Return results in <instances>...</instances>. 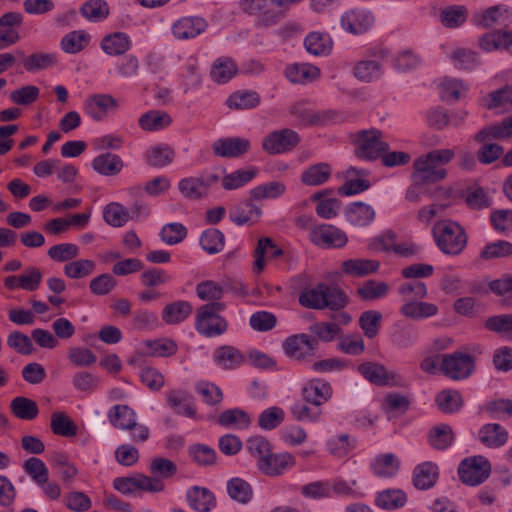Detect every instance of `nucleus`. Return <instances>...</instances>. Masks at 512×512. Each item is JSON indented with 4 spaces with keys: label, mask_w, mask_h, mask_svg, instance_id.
Returning <instances> with one entry per match:
<instances>
[{
    "label": "nucleus",
    "mask_w": 512,
    "mask_h": 512,
    "mask_svg": "<svg viewBox=\"0 0 512 512\" xmlns=\"http://www.w3.org/2000/svg\"><path fill=\"white\" fill-rule=\"evenodd\" d=\"M432 231L438 248L445 254L458 255L467 245L466 232L457 222H437Z\"/></svg>",
    "instance_id": "nucleus-1"
},
{
    "label": "nucleus",
    "mask_w": 512,
    "mask_h": 512,
    "mask_svg": "<svg viewBox=\"0 0 512 512\" xmlns=\"http://www.w3.org/2000/svg\"><path fill=\"white\" fill-rule=\"evenodd\" d=\"M352 142L355 156L367 161L379 159L390 149L389 144L383 141L382 131L375 128L355 132L352 134Z\"/></svg>",
    "instance_id": "nucleus-2"
},
{
    "label": "nucleus",
    "mask_w": 512,
    "mask_h": 512,
    "mask_svg": "<svg viewBox=\"0 0 512 512\" xmlns=\"http://www.w3.org/2000/svg\"><path fill=\"white\" fill-rule=\"evenodd\" d=\"M224 308L225 304L221 302H210L199 307L196 313L195 329L205 337L223 334L228 324L218 313Z\"/></svg>",
    "instance_id": "nucleus-3"
},
{
    "label": "nucleus",
    "mask_w": 512,
    "mask_h": 512,
    "mask_svg": "<svg viewBox=\"0 0 512 512\" xmlns=\"http://www.w3.org/2000/svg\"><path fill=\"white\" fill-rule=\"evenodd\" d=\"M476 369L473 356L460 351L441 355L440 371L452 380H464Z\"/></svg>",
    "instance_id": "nucleus-4"
},
{
    "label": "nucleus",
    "mask_w": 512,
    "mask_h": 512,
    "mask_svg": "<svg viewBox=\"0 0 512 512\" xmlns=\"http://www.w3.org/2000/svg\"><path fill=\"white\" fill-rule=\"evenodd\" d=\"M491 465L483 456H473L461 461L458 467L460 480L470 486L483 483L490 475Z\"/></svg>",
    "instance_id": "nucleus-5"
},
{
    "label": "nucleus",
    "mask_w": 512,
    "mask_h": 512,
    "mask_svg": "<svg viewBox=\"0 0 512 512\" xmlns=\"http://www.w3.org/2000/svg\"><path fill=\"white\" fill-rule=\"evenodd\" d=\"M113 487L122 494L129 495L136 490L151 493L162 492L165 488L163 481L158 478H150L144 474H136L132 477H117L113 480Z\"/></svg>",
    "instance_id": "nucleus-6"
},
{
    "label": "nucleus",
    "mask_w": 512,
    "mask_h": 512,
    "mask_svg": "<svg viewBox=\"0 0 512 512\" xmlns=\"http://www.w3.org/2000/svg\"><path fill=\"white\" fill-rule=\"evenodd\" d=\"M300 142L297 132L292 129H281L269 133L262 142V148L269 154H281L294 149Z\"/></svg>",
    "instance_id": "nucleus-7"
},
{
    "label": "nucleus",
    "mask_w": 512,
    "mask_h": 512,
    "mask_svg": "<svg viewBox=\"0 0 512 512\" xmlns=\"http://www.w3.org/2000/svg\"><path fill=\"white\" fill-rule=\"evenodd\" d=\"M359 373L370 383L377 386H399L401 376L396 372H389L384 365L376 362H364L358 366Z\"/></svg>",
    "instance_id": "nucleus-8"
},
{
    "label": "nucleus",
    "mask_w": 512,
    "mask_h": 512,
    "mask_svg": "<svg viewBox=\"0 0 512 512\" xmlns=\"http://www.w3.org/2000/svg\"><path fill=\"white\" fill-rule=\"evenodd\" d=\"M309 239L315 245L334 248L344 247L348 241L344 231L328 224L313 226L309 233Z\"/></svg>",
    "instance_id": "nucleus-9"
},
{
    "label": "nucleus",
    "mask_w": 512,
    "mask_h": 512,
    "mask_svg": "<svg viewBox=\"0 0 512 512\" xmlns=\"http://www.w3.org/2000/svg\"><path fill=\"white\" fill-rule=\"evenodd\" d=\"M318 348V341L308 334H296L289 336L283 342L285 353L295 359H305L314 355Z\"/></svg>",
    "instance_id": "nucleus-10"
},
{
    "label": "nucleus",
    "mask_w": 512,
    "mask_h": 512,
    "mask_svg": "<svg viewBox=\"0 0 512 512\" xmlns=\"http://www.w3.org/2000/svg\"><path fill=\"white\" fill-rule=\"evenodd\" d=\"M251 148L250 141L241 137L220 138L213 142L214 155L222 158H238L248 153Z\"/></svg>",
    "instance_id": "nucleus-11"
},
{
    "label": "nucleus",
    "mask_w": 512,
    "mask_h": 512,
    "mask_svg": "<svg viewBox=\"0 0 512 512\" xmlns=\"http://www.w3.org/2000/svg\"><path fill=\"white\" fill-rule=\"evenodd\" d=\"M374 24L372 13L364 8H354L341 17V26L352 34H362Z\"/></svg>",
    "instance_id": "nucleus-12"
},
{
    "label": "nucleus",
    "mask_w": 512,
    "mask_h": 512,
    "mask_svg": "<svg viewBox=\"0 0 512 512\" xmlns=\"http://www.w3.org/2000/svg\"><path fill=\"white\" fill-rule=\"evenodd\" d=\"M118 108L117 100L110 94H94L89 96L84 103L85 113L95 121L103 120L109 111Z\"/></svg>",
    "instance_id": "nucleus-13"
},
{
    "label": "nucleus",
    "mask_w": 512,
    "mask_h": 512,
    "mask_svg": "<svg viewBox=\"0 0 512 512\" xmlns=\"http://www.w3.org/2000/svg\"><path fill=\"white\" fill-rule=\"evenodd\" d=\"M295 465V457L288 452L273 454L272 452L259 463L258 469L270 477L279 476Z\"/></svg>",
    "instance_id": "nucleus-14"
},
{
    "label": "nucleus",
    "mask_w": 512,
    "mask_h": 512,
    "mask_svg": "<svg viewBox=\"0 0 512 512\" xmlns=\"http://www.w3.org/2000/svg\"><path fill=\"white\" fill-rule=\"evenodd\" d=\"M290 113L294 116L300 125H323L332 122L336 118V113L332 111H312L305 107L303 103H296L291 107Z\"/></svg>",
    "instance_id": "nucleus-15"
},
{
    "label": "nucleus",
    "mask_w": 512,
    "mask_h": 512,
    "mask_svg": "<svg viewBox=\"0 0 512 512\" xmlns=\"http://www.w3.org/2000/svg\"><path fill=\"white\" fill-rule=\"evenodd\" d=\"M302 396L304 402L319 408L331 398L332 388L327 381L314 379L303 387Z\"/></svg>",
    "instance_id": "nucleus-16"
},
{
    "label": "nucleus",
    "mask_w": 512,
    "mask_h": 512,
    "mask_svg": "<svg viewBox=\"0 0 512 512\" xmlns=\"http://www.w3.org/2000/svg\"><path fill=\"white\" fill-rule=\"evenodd\" d=\"M421 161H425V159L420 156L413 164L415 171L412 174V180L417 184L437 183L447 176L445 168L439 167L436 164L433 165L429 161L421 166L419 165Z\"/></svg>",
    "instance_id": "nucleus-17"
},
{
    "label": "nucleus",
    "mask_w": 512,
    "mask_h": 512,
    "mask_svg": "<svg viewBox=\"0 0 512 512\" xmlns=\"http://www.w3.org/2000/svg\"><path fill=\"white\" fill-rule=\"evenodd\" d=\"M206 28L207 22L202 17H183L173 25L172 32L176 38L184 40L198 36Z\"/></svg>",
    "instance_id": "nucleus-18"
},
{
    "label": "nucleus",
    "mask_w": 512,
    "mask_h": 512,
    "mask_svg": "<svg viewBox=\"0 0 512 512\" xmlns=\"http://www.w3.org/2000/svg\"><path fill=\"white\" fill-rule=\"evenodd\" d=\"M251 197L245 202L233 206L229 211V217L237 225L253 224L261 217V209L253 203Z\"/></svg>",
    "instance_id": "nucleus-19"
},
{
    "label": "nucleus",
    "mask_w": 512,
    "mask_h": 512,
    "mask_svg": "<svg viewBox=\"0 0 512 512\" xmlns=\"http://www.w3.org/2000/svg\"><path fill=\"white\" fill-rule=\"evenodd\" d=\"M132 41L124 32H113L105 35L100 43L104 53L109 56H122L130 50Z\"/></svg>",
    "instance_id": "nucleus-20"
},
{
    "label": "nucleus",
    "mask_w": 512,
    "mask_h": 512,
    "mask_svg": "<svg viewBox=\"0 0 512 512\" xmlns=\"http://www.w3.org/2000/svg\"><path fill=\"white\" fill-rule=\"evenodd\" d=\"M512 136V116L500 123L483 127L474 135L475 142L502 140Z\"/></svg>",
    "instance_id": "nucleus-21"
},
{
    "label": "nucleus",
    "mask_w": 512,
    "mask_h": 512,
    "mask_svg": "<svg viewBox=\"0 0 512 512\" xmlns=\"http://www.w3.org/2000/svg\"><path fill=\"white\" fill-rule=\"evenodd\" d=\"M189 506L197 512H209L215 506L213 493L204 487L193 486L186 493Z\"/></svg>",
    "instance_id": "nucleus-22"
},
{
    "label": "nucleus",
    "mask_w": 512,
    "mask_h": 512,
    "mask_svg": "<svg viewBox=\"0 0 512 512\" xmlns=\"http://www.w3.org/2000/svg\"><path fill=\"white\" fill-rule=\"evenodd\" d=\"M438 475L439 470L435 463H421L413 471V484L419 490L429 489L436 484Z\"/></svg>",
    "instance_id": "nucleus-23"
},
{
    "label": "nucleus",
    "mask_w": 512,
    "mask_h": 512,
    "mask_svg": "<svg viewBox=\"0 0 512 512\" xmlns=\"http://www.w3.org/2000/svg\"><path fill=\"white\" fill-rule=\"evenodd\" d=\"M345 216L351 225L364 227L374 220L375 211L364 202H354L345 209Z\"/></svg>",
    "instance_id": "nucleus-24"
},
{
    "label": "nucleus",
    "mask_w": 512,
    "mask_h": 512,
    "mask_svg": "<svg viewBox=\"0 0 512 512\" xmlns=\"http://www.w3.org/2000/svg\"><path fill=\"white\" fill-rule=\"evenodd\" d=\"M167 403L177 414L187 417H196V409L192 403V396L184 390H170L167 392Z\"/></svg>",
    "instance_id": "nucleus-25"
},
{
    "label": "nucleus",
    "mask_w": 512,
    "mask_h": 512,
    "mask_svg": "<svg viewBox=\"0 0 512 512\" xmlns=\"http://www.w3.org/2000/svg\"><path fill=\"white\" fill-rule=\"evenodd\" d=\"M379 268V261L360 258L345 260L341 265L342 272L352 277H364L376 273Z\"/></svg>",
    "instance_id": "nucleus-26"
},
{
    "label": "nucleus",
    "mask_w": 512,
    "mask_h": 512,
    "mask_svg": "<svg viewBox=\"0 0 512 512\" xmlns=\"http://www.w3.org/2000/svg\"><path fill=\"white\" fill-rule=\"evenodd\" d=\"M124 163L120 156L110 152L95 157L92 161L93 169L104 176H114L121 172Z\"/></svg>",
    "instance_id": "nucleus-27"
},
{
    "label": "nucleus",
    "mask_w": 512,
    "mask_h": 512,
    "mask_svg": "<svg viewBox=\"0 0 512 512\" xmlns=\"http://www.w3.org/2000/svg\"><path fill=\"white\" fill-rule=\"evenodd\" d=\"M192 310V305L188 301L178 300L163 308L162 320L169 325L179 324L190 316Z\"/></svg>",
    "instance_id": "nucleus-28"
},
{
    "label": "nucleus",
    "mask_w": 512,
    "mask_h": 512,
    "mask_svg": "<svg viewBox=\"0 0 512 512\" xmlns=\"http://www.w3.org/2000/svg\"><path fill=\"white\" fill-rule=\"evenodd\" d=\"M455 438L453 429L448 424L433 426L427 435L428 443L436 450H445L451 446Z\"/></svg>",
    "instance_id": "nucleus-29"
},
{
    "label": "nucleus",
    "mask_w": 512,
    "mask_h": 512,
    "mask_svg": "<svg viewBox=\"0 0 512 512\" xmlns=\"http://www.w3.org/2000/svg\"><path fill=\"white\" fill-rule=\"evenodd\" d=\"M257 174L258 168L256 167L238 169L224 175V177L221 179V184L225 190H236L252 181Z\"/></svg>",
    "instance_id": "nucleus-30"
},
{
    "label": "nucleus",
    "mask_w": 512,
    "mask_h": 512,
    "mask_svg": "<svg viewBox=\"0 0 512 512\" xmlns=\"http://www.w3.org/2000/svg\"><path fill=\"white\" fill-rule=\"evenodd\" d=\"M373 473L381 478L394 476L400 469V462L392 453L378 455L371 463Z\"/></svg>",
    "instance_id": "nucleus-31"
},
{
    "label": "nucleus",
    "mask_w": 512,
    "mask_h": 512,
    "mask_svg": "<svg viewBox=\"0 0 512 512\" xmlns=\"http://www.w3.org/2000/svg\"><path fill=\"white\" fill-rule=\"evenodd\" d=\"M11 413L18 419L30 421L35 419L39 414L37 403L27 397H15L10 403Z\"/></svg>",
    "instance_id": "nucleus-32"
},
{
    "label": "nucleus",
    "mask_w": 512,
    "mask_h": 512,
    "mask_svg": "<svg viewBox=\"0 0 512 512\" xmlns=\"http://www.w3.org/2000/svg\"><path fill=\"white\" fill-rule=\"evenodd\" d=\"M111 425L120 430H128L137 420L136 413L127 405H115L108 413Z\"/></svg>",
    "instance_id": "nucleus-33"
},
{
    "label": "nucleus",
    "mask_w": 512,
    "mask_h": 512,
    "mask_svg": "<svg viewBox=\"0 0 512 512\" xmlns=\"http://www.w3.org/2000/svg\"><path fill=\"white\" fill-rule=\"evenodd\" d=\"M400 312L407 318L419 320L436 315L438 313V307L428 302L409 300L402 305Z\"/></svg>",
    "instance_id": "nucleus-34"
},
{
    "label": "nucleus",
    "mask_w": 512,
    "mask_h": 512,
    "mask_svg": "<svg viewBox=\"0 0 512 512\" xmlns=\"http://www.w3.org/2000/svg\"><path fill=\"white\" fill-rule=\"evenodd\" d=\"M214 359L223 369H235L243 363L244 356L237 348L223 345L216 349Z\"/></svg>",
    "instance_id": "nucleus-35"
},
{
    "label": "nucleus",
    "mask_w": 512,
    "mask_h": 512,
    "mask_svg": "<svg viewBox=\"0 0 512 512\" xmlns=\"http://www.w3.org/2000/svg\"><path fill=\"white\" fill-rule=\"evenodd\" d=\"M508 435L497 423H489L479 430L480 441L488 447H500L507 441Z\"/></svg>",
    "instance_id": "nucleus-36"
},
{
    "label": "nucleus",
    "mask_w": 512,
    "mask_h": 512,
    "mask_svg": "<svg viewBox=\"0 0 512 512\" xmlns=\"http://www.w3.org/2000/svg\"><path fill=\"white\" fill-rule=\"evenodd\" d=\"M438 409L446 414L458 412L464 405V400L457 390H443L436 395Z\"/></svg>",
    "instance_id": "nucleus-37"
},
{
    "label": "nucleus",
    "mask_w": 512,
    "mask_h": 512,
    "mask_svg": "<svg viewBox=\"0 0 512 512\" xmlns=\"http://www.w3.org/2000/svg\"><path fill=\"white\" fill-rule=\"evenodd\" d=\"M172 122L170 115L165 111L151 110L141 115L139 126L146 131H156L164 129Z\"/></svg>",
    "instance_id": "nucleus-38"
},
{
    "label": "nucleus",
    "mask_w": 512,
    "mask_h": 512,
    "mask_svg": "<svg viewBox=\"0 0 512 512\" xmlns=\"http://www.w3.org/2000/svg\"><path fill=\"white\" fill-rule=\"evenodd\" d=\"M498 23L504 27L512 23V10L506 6L496 5L486 9L482 14V24L486 28H490L493 24Z\"/></svg>",
    "instance_id": "nucleus-39"
},
{
    "label": "nucleus",
    "mask_w": 512,
    "mask_h": 512,
    "mask_svg": "<svg viewBox=\"0 0 512 512\" xmlns=\"http://www.w3.org/2000/svg\"><path fill=\"white\" fill-rule=\"evenodd\" d=\"M306 50L313 55H328L333 47V42L327 34L312 32L304 40Z\"/></svg>",
    "instance_id": "nucleus-40"
},
{
    "label": "nucleus",
    "mask_w": 512,
    "mask_h": 512,
    "mask_svg": "<svg viewBox=\"0 0 512 512\" xmlns=\"http://www.w3.org/2000/svg\"><path fill=\"white\" fill-rule=\"evenodd\" d=\"M238 72L237 65L229 57L215 60L210 75L217 83H227Z\"/></svg>",
    "instance_id": "nucleus-41"
},
{
    "label": "nucleus",
    "mask_w": 512,
    "mask_h": 512,
    "mask_svg": "<svg viewBox=\"0 0 512 512\" xmlns=\"http://www.w3.org/2000/svg\"><path fill=\"white\" fill-rule=\"evenodd\" d=\"M324 307L332 311H340L344 309L348 303L349 298L347 294L338 286L328 285L324 283Z\"/></svg>",
    "instance_id": "nucleus-42"
},
{
    "label": "nucleus",
    "mask_w": 512,
    "mask_h": 512,
    "mask_svg": "<svg viewBox=\"0 0 512 512\" xmlns=\"http://www.w3.org/2000/svg\"><path fill=\"white\" fill-rule=\"evenodd\" d=\"M324 283H319L314 288L304 289L298 298L302 307L315 310H324Z\"/></svg>",
    "instance_id": "nucleus-43"
},
{
    "label": "nucleus",
    "mask_w": 512,
    "mask_h": 512,
    "mask_svg": "<svg viewBox=\"0 0 512 512\" xmlns=\"http://www.w3.org/2000/svg\"><path fill=\"white\" fill-rule=\"evenodd\" d=\"M140 60L137 56L129 54L116 62V75L122 79H135L144 75L140 70Z\"/></svg>",
    "instance_id": "nucleus-44"
},
{
    "label": "nucleus",
    "mask_w": 512,
    "mask_h": 512,
    "mask_svg": "<svg viewBox=\"0 0 512 512\" xmlns=\"http://www.w3.org/2000/svg\"><path fill=\"white\" fill-rule=\"evenodd\" d=\"M226 104L231 109H252L260 104V96L255 91H238L229 96Z\"/></svg>",
    "instance_id": "nucleus-45"
},
{
    "label": "nucleus",
    "mask_w": 512,
    "mask_h": 512,
    "mask_svg": "<svg viewBox=\"0 0 512 512\" xmlns=\"http://www.w3.org/2000/svg\"><path fill=\"white\" fill-rule=\"evenodd\" d=\"M90 41V36L83 30H75L66 34L61 40V48L69 54L84 50Z\"/></svg>",
    "instance_id": "nucleus-46"
},
{
    "label": "nucleus",
    "mask_w": 512,
    "mask_h": 512,
    "mask_svg": "<svg viewBox=\"0 0 512 512\" xmlns=\"http://www.w3.org/2000/svg\"><path fill=\"white\" fill-rule=\"evenodd\" d=\"M389 289L386 282L369 279L358 287L357 295L364 301H372L386 296Z\"/></svg>",
    "instance_id": "nucleus-47"
},
{
    "label": "nucleus",
    "mask_w": 512,
    "mask_h": 512,
    "mask_svg": "<svg viewBox=\"0 0 512 512\" xmlns=\"http://www.w3.org/2000/svg\"><path fill=\"white\" fill-rule=\"evenodd\" d=\"M331 175L327 163H318L307 168L301 175V181L309 186H318L326 182Z\"/></svg>",
    "instance_id": "nucleus-48"
},
{
    "label": "nucleus",
    "mask_w": 512,
    "mask_h": 512,
    "mask_svg": "<svg viewBox=\"0 0 512 512\" xmlns=\"http://www.w3.org/2000/svg\"><path fill=\"white\" fill-rule=\"evenodd\" d=\"M375 502L383 509H398L406 504L407 496L402 490L388 489L379 492Z\"/></svg>",
    "instance_id": "nucleus-49"
},
{
    "label": "nucleus",
    "mask_w": 512,
    "mask_h": 512,
    "mask_svg": "<svg viewBox=\"0 0 512 512\" xmlns=\"http://www.w3.org/2000/svg\"><path fill=\"white\" fill-rule=\"evenodd\" d=\"M286 77L293 83L312 81L319 77V68L310 64H295L286 68Z\"/></svg>",
    "instance_id": "nucleus-50"
},
{
    "label": "nucleus",
    "mask_w": 512,
    "mask_h": 512,
    "mask_svg": "<svg viewBox=\"0 0 512 512\" xmlns=\"http://www.w3.org/2000/svg\"><path fill=\"white\" fill-rule=\"evenodd\" d=\"M150 478L168 479L177 473V465L170 459L164 457H155L149 465Z\"/></svg>",
    "instance_id": "nucleus-51"
},
{
    "label": "nucleus",
    "mask_w": 512,
    "mask_h": 512,
    "mask_svg": "<svg viewBox=\"0 0 512 512\" xmlns=\"http://www.w3.org/2000/svg\"><path fill=\"white\" fill-rule=\"evenodd\" d=\"M51 430L55 435L73 437L77 426L64 412H54L51 416Z\"/></svg>",
    "instance_id": "nucleus-52"
},
{
    "label": "nucleus",
    "mask_w": 512,
    "mask_h": 512,
    "mask_svg": "<svg viewBox=\"0 0 512 512\" xmlns=\"http://www.w3.org/2000/svg\"><path fill=\"white\" fill-rule=\"evenodd\" d=\"M81 14L91 22L102 21L109 15V6L104 0H89L82 5Z\"/></svg>",
    "instance_id": "nucleus-53"
},
{
    "label": "nucleus",
    "mask_w": 512,
    "mask_h": 512,
    "mask_svg": "<svg viewBox=\"0 0 512 512\" xmlns=\"http://www.w3.org/2000/svg\"><path fill=\"white\" fill-rule=\"evenodd\" d=\"M218 423L225 427L236 426L239 428H247L251 423V419L244 410L234 408L223 411L219 415Z\"/></svg>",
    "instance_id": "nucleus-54"
},
{
    "label": "nucleus",
    "mask_w": 512,
    "mask_h": 512,
    "mask_svg": "<svg viewBox=\"0 0 512 512\" xmlns=\"http://www.w3.org/2000/svg\"><path fill=\"white\" fill-rule=\"evenodd\" d=\"M200 245L209 254H216L224 248V234L215 228L205 230L200 237Z\"/></svg>",
    "instance_id": "nucleus-55"
},
{
    "label": "nucleus",
    "mask_w": 512,
    "mask_h": 512,
    "mask_svg": "<svg viewBox=\"0 0 512 512\" xmlns=\"http://www.w3.org/2000/svg\"><path fill=\"white\" fill-rule=\"evenodd\" d=\"M465 202L470 209L482 210L491 206V198L483 187L473 186L466 189Z\"/></svg>",
    "instance_id": "nucleus-56"
},
{
    "label": "nucleus",
    "mask_w": 512,
    "mask_h": 512,
    "mask_svg": "<svg viewBox=\"0 0 512 512\" xmlns=\"http://www.w3.org/2000/svg\"><path fill=\"white\" fill-rule=\"evenodd\" d=\"M382 314L376 310L364 311L359 318V325L364 335L370 339L374 338L380 329Z\"/></svg>",
    "instance_id": "nucleus-57"
},
{
    "label": "nucleus",
    "mask_w": 512,
    "mask_h": 512,
    "mask_svg": "<svg viewBox=\"0 0 512 512\" xmlns=\"http://www.w3.org/2000/svg\"><path fill=\"white\" fill-rule=\"evenodd\" d=\"M147 163L152 167H163L174 159V151L167 145L151 147L146 154Z\"/></svg>",
    "instance_id": "nucleus-58"
},
{
    "label": "nucleus",
    "mask_w": 512,
    "mask_h": 512,
    "mask_svg": "<svg viewBox=\"0 0 512 512\" xmlns=\"http://www.w3.org/2000/svg\"><path fill=\"white\" fill-rule=\"evenodd\" d=\"M227 490L233 500L242 504L248 503L253 494L250 484L240 478H233L228 481Z\"/></svg>",
    "instance_id": "nucleus-59"
},
{
    "label": "nucleus",
    "mask_w": 512,
    "mask_h": 512,
    "mask_svg": "<svg viewBox=\"0 0 512 512\" xmlns=\"http://www.w3.org/2000/svg\"><path fill=\"white\" fill-rule=\"evenodd\" d=\"M467 15L464 6H449L441 11L440 19L447 28H457L466 22Z\"/></svg>",
    "instance_id": "nucleus-60"
},
{
    "label": "nucleus",
    "mask_w": 512,
    "mask_h": 512,
    "mask_svg": "<svg viewBox=\"0 0 512 512\" xmlns=\"http://www.w3.org/2000/svg\"><path fill=\"white\" fill-rule=\"evenodd\" d=\"M310 332L316 335L317 341L330 342L342 334L338 323L316 322L309 328Z\"/></svg>",
    "instance_id": "nucleus-61"
},
{
    "label": "nucleus",
    "mask_w": 512,
    "mask_h": 512,
    "mask_svg": "<svg viewBox=\"0 0 512 512\" xmlns=\"http://www.w3.org/2000/svg\"><path fill=\"white\" fill-rule=\"evenodd\" d=\"M478 143L481 144V147L476 152V158L481 164H492L503 156V146L490 141Z\"/></svg>",
    "instance_id": "nucleus-62"
},
{
    "label": "nucleus",
    "mask_w": 512,
    "mask_h": 512,
    "mask_svg": "<svg viewBox=\"0 0 512 512\" xmlns=\"http://www.w3.org/2000/svg\"><path fill=\"white\" fill-rule=\"evenodd\" d=\"M103 217L109 225L121 227L129 220V212L122 204L113 202L106 205Z\"/></svg>",
    "instance_id": "nucleus-63"
},
{
    "label": "nucleus",
    "mask_w": 512,
    "mask_h": 512,
    "mask_svg": "<svg viewBox=\"0 0 512 512\" xmlns=\"http://www.w3.org/2000/svg\"><path fill=\"white\" fill-rule=\"evenodd\" d=\"M484 327L502 335H512V314H501L487 318Z\"/></svg>",
    "instance_id": "nucleus-64"
}]
</instances>
